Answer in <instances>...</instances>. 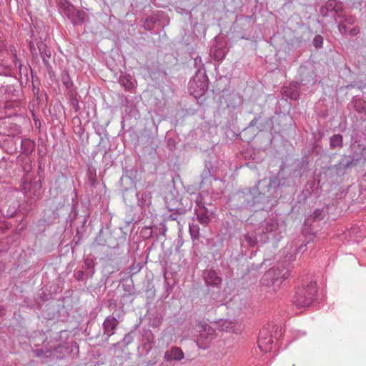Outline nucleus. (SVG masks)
Wrapping results in <instances>:
<instances>
[{"label": "nucleus", "mask_w": 366, "mask_h": 366, "mask_svg": "<svg viewBox=\"0 0 366 366\" xmlns=\"http://www.w3.org/2000/svg\"><path fill=\"white\" fill-rule=\"evenodd\" d=\"M287 166L282 162L276 176L269 179L264 178L267 194L275 200L292 194L296 190L297 182L287 172Z\"/></svg>", "instance_id": "obj_1"}, {"label": "nucleus", "mask_w": 366, "mask_h": 366, "mask_svg": "<svg viewBox=\"0 0 366 366\" xmlns=\"http://www.w3.org/2000/svg\"><path fill=\"white\" fill-rule=\"evenodd\" d=\"M265 182L260 179L254 187L243 189L247 209L253 207L263 209L269 202V195L267 194Z\"/></svg>", "instance_id": "obj_2"}, {"label": "nucleus", "mask_w": 366, "mask_h": 366, "mask_svg": "<svg viewBox=\"0 0 366 366\" xmlns=\"http://www.w3.org/2000/svg\"><path fill=\"white\" fill-rule=\"evenodd\" d=\"M328 213L329 205L325 204L322 208H316L310 215L305 218L304 221L305 229L303 232L307 238H308V241L305 245L301 244L298 247V252L303 253L305 251L304 247H307V245L310 243V241L315 238L316 235L314 232L313 224L316 222H320L325 219V218L328 215Z\"/></svg>", "instance_id": "obj_3"}, {"label": "nucleus", "mask_w": 366, "mask_h": 366, "mask_svg": "<svg viewBox=\"0 0 366 366\" xmlns=\"http://www.w3.org/2000/svg\"><path fill=\"white\" fill-rule=\"evenodd\" d=\"M317 292V282L310 281L298 287L293 296L292 302L297 308L309 307L315 300Z\"/></svg>", "instance_id": "obj_4"}, {"label": "nucleus", "mask_w": 366, "mask_h": 366, "mask_svg": "<svg viewBox=\"0 0 366 366\" xmlns=\"http://www.w3.org/2000/svg\"><path fill=\"white\" fill-rule=\"evenodd\" d=\"M363 159L362 152H352L350 154H344L338 163L330 167L337 176H344L348 172L359 165Z\"/></svg>", "instance_id": "obj_5"}, {"label": "nucleus", "mask_w": 366, "mask_h": 366, "mask_svg": "<svg viewBox=\"0 0 366 366\" xmlns=\"http://www.w3.org/2000/svg\"><path fill=\"white\" fill-rule=\"evenodd\" d=\"M290 272L282 266L272 267L268 269L260 280L263 286L272 287L273 290L279 288L282 283L290 276Z\"/></svg>", "instance_id": "obj_6"}, {"label": "nucleus", "mask_w": 366, "mask_h": 366, "mask_svg": "<svg viewBox=\"0 0 366 366\" xmlns=\"http://www.w3.org/2000/svg\"><path fill=\"white\" fill-rule=\"evenodd\" d=\"M208 89V78L204 71L197 69L188 84V92L196 99L203 97Z\"/></svg>", "instance_id": "obj_7"}, {"label": "nucleus", "mask_w": 366, "mask_h": 366, "mask_svg": "<svg viewBox=\"0 0 366 366\" xmlns=\"http://www.w3.org/2000/svg\"><path fill=\"white\" fill-rule=\"evenodd\" d=\"M63 15L70 20L74 26L82 25L84 23L86 13L82 10H77L67 0H57Z\"/></svg>", "instance_id": "obj_8"}, {"label": "nucleus", "mask_w": 366, "mask_h": 366, "mask_svg": "<svg viewBox=\"0 0 366 366\" xmlns=\"http://www.w3.org/2000/svg\"><path fill=\"white\" fill-rule=\"evenodd\" d=\"M192 337H196L192 344L199 345V342L204 345L212 341L216 337L215 330L209 324L196 322L195 327L192 331Z\"/></svg>", "instance_id": "obj_9"}, {"label": "nucleus", "mask_w": 366, "mask_h": 366, "mask_svg": "<svg viewBox=\"0 0 366 366\" xmlns=\"http://www.w3.org/2000/svg\"><path fill=\"white\" fill-rule=\"evenodd\" d=\"M189 195L195 197L194 201L196 206L194 208V214L197 216V219L203 226H207L211 221V216L212 212H210L205 206V203L202 202V197L199 193H190Z\"/></svg>", "instance_id": "obj_10"}, {"label": "nucleus", "mask_w": 366, "mask_h": 366, "mask_svg": "<svg viewBox=\"0 0 366 366\" xmlns=\"http://www.w3.org/2000/svg\"><path fill=\"white\" fill-rule=\"evenodd\" d=\"M228 51L226 38L218 35L214 38V42L210 47L209 55L214 60L220 61L225 58Z\"/></svg>", "instance_id": "obj_11"}, {"label": "nucleus", "mask_w": 366, "mask_h": 366, "mask_svg": "<svg viewBox=\"0 0 366 366\" xmlns=\"http://www.w3.org/2000/svg\"><path fill=\"white\" fill-rule=\"evenodd\" d=\"M310 161L308 154H302L300 159L295 160L292 167L289 169L287 174L296 182L300 179L305 173L310 171Z\"/></svg>", "instance_id": "obj_12"}, {"label": "nucleus", "mask_w": 366, "mask_h": 366, "mask_svg": "<svg viewBox=\"0 0 366 366\" xmlns=\"http://www.w3.org/2000/svg\"><path fill=\"white\" fill-rule=\"evenodd\" d=\"M320 179L319 177H314L306 182L302 192L297 196V202L299 203H305L308 198L313 194L317 195L319 192L322 190L320 186Z\"/></svg>", "instance_id": "obj_13"}, {"label": "nucleus", "mask_w": 366, "mask_h": 366, "mask_svg": "<svg viewBox=\"0 0 366 366\" xmlns=\"http://www.w3.org/2000/svg\"><path fill=\"white\" fill-rule=\"evenodd\" d=\"M225 134L230 139L240 137V129L237 126V113L234 109L229 110Z\"/></svg>", "instance_id": "obj_14"}, {"label": "nucleus", "mask_w": 366, "mask_h": 366, "mask_svg": "<svg viewBox=\"0 0 366 366\" xmlns=\"http://www.w3.org/2000/svg\"><path fill=\"white\" fill-rule=\"evenodd\" d=\"M316 72L314 66L301 65L297 71V78L302 86L313 84L316 81Z\"/></svg>", "instance_id": "obj_15"}, {"label": "nucleus", "mask_w": 366, "mask_h": 366, "mask_svg": "<svg viewBox=\"0 0 366 366\" xmlns=\"http://www.w3.org/2000/svg\"><path fill=\"white\" fill-rule=\"evenodd\" d=\"M262 230L265 233L269 234L274 239V242H280L282 236L279 232V222L276 218H269L267 219L264 224L262 226Z\"/></svg>", "instance_id": "obj_16"}, {"label": "nucleus", "mask_w": 366, "mask_h": 366, "mask_svg": "<svg viewBox=\"0 0 366 366\" xmlns=\"http://www.w3.org/2000/svg\"><path fill=\"white\" fill-rule=\"evenodd\" d=\"M119 321L112 315H109L105 318L102 324V337L105 341H108L109 337L115 333Z\"/></svg>", "instance_id": "obj_17"}, {"label": "nucleus", "mask_w": 366, "mask_h": 366, "mask_svg": "<svg viewBox=\"0 0 366 366\" xmlns=\"http://www.w3.org/2000/svg\"><path fill=\"white\" fill-rule=\"evenodd\" d=\"M228 204L232 209H247L244 191H238L229 196Z\"/></svg>", "instance_id": "obj_18"}, {"label": "nucleus", "mask_w": 366, "mask_h": 366, "mask_svg": "<svg viewBox=\"0 0 366 366\" xmlns=\"http://www.w3.org/2000/svg\"><path fill=\"white\" fill-rule=\"evenodd\" d=\"M217 167L216 162L211 159L204 161V168L201 174L202 181L201 184L213 177L214 180H217Z\"/></svg>", "instance_id": "obj_19"}, {"label": "nucleus", "mask_w": 366, "mask_h": 366, "mask_svg": "<svg viewBox=\"0 0 366 366\" xmlns=\"http://www.w3.org/2000/svg\"><path fill=\"white\" fill-rule=\"evenodd\" d=\"M47 204L48 207L44 210V214L41 220L46 224H51L59 219V214L56 212L57 207L54 208L53 199L49 200Z\"/></svg>", "instance_id": "obj_20"}, {"label": "nucleus", "mask_w": 366, "mask_h": 366, "mask_svg": "<svg viewBox=\"0 0 366 366\" xmlns=\"http://www.w3.org/2000/svg\"><path fill=\"white\" fill-rule=\"evenodd\" d=\"M271 121V119L269 117H264V114L262 112L257 114L253 119L249 123L248 127L244 129V131L247 128H252L254 127H257V129L259 132H262L264 130L268 124V123Z\"/></svg>", "instance_id": "obj_21"}, {"label": "nucleus", "mask_w": 366, "mask_h": 366, "mask_svg": "<svg viewBox=\"0 0 366 366\" xmlns=\"http://www.w3.org/2000/svg\"><path fill=\"white\" fill-rule=\"evenodd\" d=\"M203 276L207 285L218 287L222 283V278L214 270H205L203 273Z\"/></svg>", "instance_id": "obj_22"}, {"label": "nucleus", "mask_w": 366, "mask_h": 366, "mask_svg": "<svg viewBox=\"0 0 366 366\" xmlns=\"http://www.w3.org/2000/svg\"><path fill=\"white\" fill-rule=\"evenodd\" d=\"M189 59L184 56V59H186V62L184 64H186L187 68L189 69L190 70L194 69L195 71H197V69L201 70V58L199 56V55L195 52H189Z\"/></svg>", "instance_id": "obj_23"}, {"label": "nucleus", "mask_w": 366, "mask_h": 366, "mask_svg": "<svg viewBox=\"0 0 366 366\" xmlns=\"http://www.w3.org/2000/svg\"><path fill=\"white\" fill-rule=\"evenodd\" d=\"M215 324L222 331L236 332L235 327L237 322L235 320L219 319L215 322Z\"/></svg>", "instance_id": "obj_24"}, {"label": "nucleus", "mask_w": 366, "mask_h": 366, "mask_svg": "<svg viewBox=\"0 0 366 366\" xmlns=\"http://www.w3.org/2000/svg\"><path fill=\"white\" fill-rule=\"evenodd\" d=\"M329 145L331 150L340 151L344 147V138L342 134L340 133L332 134L330 137Z\"/></svg>", "instance_id": "obj_25"}, {"label": "nucleus", "mask_w": 366, "mask_h": 366, "mask_svg": "<svg viewBox=\"0 0 366 366\" xmlns=\"http://www.w3.org/2000/svg\"><path fill=\"white\" fill-rule=\"evenodd\" d=\"M183 358V352L179 347H174L164 353V359L167 362L178 361Z\"/></svg>", "instance_id": "obj_26"}, {"label": "nucleus", "mask_w": 366, "mask_h": 366, "mask_svg": "<svg viewBox=\"0 0 366 366\" xmlns=\"http://www.w3.org/2000/svg\"><path fill=\"white\" fill-rule=\"evenodd\" d=\"M303 154H308V159L311 154H315L317 157H322L327 155L326 151L323 147L320 144V142H312L311 148L305 151Z\"/></svg>", "instance_id": "obj_27"}, {"label": "nucleus", "mask_w": 366, "mask_h": 366, "mask_svg": "<svg viewBox=\"0 0 366 366\" xmlns=\"http://www.w3.org/2000/svg\"><path fill=\"white\" fill-rule=\"evenodd\" d=\"M354 109L359 114L366 115V101L359 96H354L351 100Z\"/></svg>", "instance_id": "obj_28"}, {"label": "nucleus", "mask_w": 366, "mask_h": 366, "mask_svg": "<svg viewBox=\"0 0 366 366\" xmlns=\"http://www.w3.org/2000/svg\"><path fill=\"white\" fill-rule=\"evenodd\" d=\"M21 150L25 156L29 157L35 148V142L29 139H22L20 141Z\"/></svg>", "instance_id": "obj_29"}, {"label": "nucleus", "mask_w": 366, "mask_h": 366, "mask_svg": "<svg viewBox=\"0 0 366 366\" xmlns=\"http://www.w3.org/2000/svg\"><path fill=\"white\" fill-rule=\"evenodd\" d=\"M243 101V98L239 94H231L227 100L228 109H234L235 111V108L240 106Z\"/></svg>", "instance_id": "obj_30"}, {"label": "nucleus", "mask_w": 366, "mask_h": 366, "mask_svg": "<svg viewBox=\"0 0 366 366\" xmlns=\"http://www.w3.org/2000/svg\"><path fill=\"white\" fill-rule=\"evenodd\" d=\"M38 50L39 54L43 60L44 64L46 66L49 65V59L51 57V51L47 49L46 44L44 42H39L37 44Z\"/></svg>", "instance_id": "obj_31"}, {"label": "nucleus", "mask_w": 366, "mask_h": 366, "mask_svg": "<svg viewBox=\"0 0 366 366\" xmlns=\"http://www.w3.org/2000/svg\"><path fill=\"white\" fill-rule=\"evenodd\" d=\"M273 342L272 336L263 339H257L258 347L261 351L264 352H268L271 350Z\"/></svg>", "instance_id": "obj_32"}, {"label": "nucleus", "mask_w": 366, "mask_h": 366, "mask_svg": "<svg viewBox=\"0 0 366 366\" xmlns=\"http://www.w3.org/2000/svg\"><path fill=\"white\" fill-rule=\"evenodd\" d=\"M119 81L127 91H129L134 87L132 76L130 74L122 73Z\"/></svg>", "instance_id": "obj_33"}, {"label": "nucleus", "mask_w": 366, "mask_h": 366, "mask_svg": "<svg viewBox=\"0 0 366 366\" xmlns=\"http://www.w3.org/2000/svg\"><path fill=\"white\" fill-rule=\"evenodd\" d=\"M17 160L19 162L22 170L26 173L29 174L32 170L31 160L29 157L19 155Z\"/></svg>", "instance_id": "obj_34"}, {"label": "nucleus", "mask_w": 366, "mask_h": 366, "mask_svg": "<svg viewBox=\"0 0 366 366\" xmlns=\"http://www.w3.org/2000/svg\"><path fill=\"white\" fill-rule=\"evenodd\" d=\"M69 353V348L65 345H59L50 352V356L56 359H63Z\"/></svg>", "instance_id": "obj_35"}, {"label": "nucleus", "mask_w": 366, "mask_h": 366, "mask_svg": "<svg viewBox=\"0 0 366 366\" xmlns=\"http://www.w3.org/2000/svg\"><path fill=\"white\" fill-rule=\"evenodd\" d=\"M135 194L138 199L139 204L142 207L149 206L151 204L152 194L150 192H136Z\"/></svg>", "instance_id": "obj_36"}, {"label": "nucleus", "mask_w": 366, "mask_h": 366, "mask_svg": "<svg viewBox=\"0 0 366 366\" xmlns=\"http://www.w3.org/2000/svg\"><path fill=\"white\" fill-rule=\"evenodd\" d=\"M281 93L282 95L292 100H297L300 95V92H296L288 86H283L281 89Z\"/></svg>", "instance_id": "obj_37"}, {"label": "nucleus", "mask_w": 366, "mask_h": 366, "mask_svg": "<svg viewBox=\"0 0 366 366\" xmlns=\"http://www.w3.org/2000/svg\"><path fill=\"white\" fill-rule=\"evenodd\" d=\"M242 237H243V240L250 247H255L258 243V239H257V234L247 233V234H243Z\"/></svg>", "instance_id": "obj_38"}, {"label": "nucleus", "mask_w": 366, "mask_h": 366, "mask_svg": "<svg viewBox=\"0 0 366 366\" xmlns=\"http://www.w3.org/2000/svg\"><path fill=\"white\" fill-rule=\"evenodd\" d=\"M325 135L324 129L322 127L319 126L316 131L312 132V139L314 142H320Z\"/></svg>", "instance_id": "obj_39"}, {"label": "nucleus", "mask_w": 366, "mask_h": 366, "mask_svg": "<svg viewBox=\"0 0 366 366\" xmlns=\"http://www.w3.org/2000/svg\"><path fill=\"white\" fill-rule=\"evenodd\" d=\"M189 230L191 235V237L193 240L199 238V227L197 224H189Z\"/></svg>", "instance_id": "obj_40"}, {"label": "nucleus", "mask_w": 366, "mask_h": 366, "mask_svg": "<svg viewBox=\"0 0 366 366\" xmlns=\"http://www.w3.org/2000/svg\"><path fill=\"white\" fill-rule=\"evenodd\" d=\"M14 72L11 67L0 63V76H11Z\"/></svg>", "instance_id": "obj_41"}, {"label": "nucleus", "mask_w": 366, "mask_h": 366, "mask_svg": "<svg viewBox=\"0 0 366 366\" xmlns=\"http://www.w3.org/2000/svg\"><path fill=\"white\" fill-rule=\"evenodd\" d=\"M271 326L269 325L267 327H263L259 332L258 339H263L264 337H272V332L270 331Z\"/></svg>", "instance_id": "obj_42"}, {"label": "nucleus", "mask_w": 366, "mask_h": 366, "mask_svg": "<svg viewBox=\"0 0 366 366\" xmlns=\"http://www.w3.org/2000/svg\"><path fill=\"white\" fill-rule=\"evenodd\" d=\"M324 39L320 34H316L312 39V45L315 49L322 47Z\"/></svg>", "instance_id": "obj_43"}, {"label": "nucleus", "mask_w": 366, "mask_h": 366, "mask_svg": "<svg viewBox=\"0 0 366 366\" xmlns=\"http://www.w3.org/2000/svg\"><path fill=\"white\" fill-rule=\"evenodd\" d=\"M258 242H260L262 244H264L268 242L270 239V235L267 233H265L262 230L261 232L257 234Z\"/></svg>", "instance_id": "obj_44"}, {"label": "nucleus", "mask_w": 366, "mask_h": 366, "mask_svg": "<svg viewBox=\"0 0 366 366\" xmlns=\"http://www.w3.org/2000/svg\"><path fill=\"white\" fill-rule=\"evenodd\" d=\"M95 263L93 259L86 257L84 261V268L86 269H93L94 268Z\"/></svg>", "instance_id": "obj_45"}, {"label": "nucleus", "mask_w": 366, "mask_h": 366, "mask_svg": "<svg viewBox=\"0 0 366 366\" xmlns=\"http://www.w3.org/2000/svg\"><path fill=\"white\" fill-rule=\"evenodd\" d=\"M62 83L67 89H70L73 86V82L68 74L62 76Z\"/></svg>", "instance_id": "obj_46"}, {"label": "nucleus", "mask_w": 366, "mask_h": 366, "mask_svg": "<svg viewBox=\"0 0 366 366\" xmlns=\"http://www.w3.org/2000/svg\"><path fill=\"white\" fill-rule=\"evenodd\" d=\"M337 4V3L336 0H328L325 4V6L329 11H334Z\"/></svg>", "instance_id": "obj_47"}, {"label": "nucleus", "mask_w": 366, "mask_h": 366, "mask_svg": "<svg viewBox=\"0 0 366 366\" xmlns=\"http://www.w3.org/2000/svg\"><path fill=\"white\" fill-rule=\"evenodd\" d=\"M3 90L4 94H7V99L10 98V95H13L15 92L14 86L11 85L3 86Z\"/></svg>", "instance_id": "obj_48"}, {"label": "nucleus", "mask_w": 366, "mask_h": 366, "mask_svg": "<svg viewBox=\"0 0 366 366\" xmlns=\"http://www.w3.org/2000/svg\"><path fill=\"white\" fill-rule=\"evenodd\" d=\"M254 154V149H245L242 152V157L244 159H252V156Z\"/></svg>", "instance_id": "obj_49"}, {"label": "nucleus", "mask_w": 366, "mask_h": 366, "mask_svg": "<svg viewBox=\"0 0 366 366\" xmlns=\"http://www.w3.org/2000/svg\"><path fill=\"white\" fill-rule=\"evenodd\" d=\"M254 155L252 156V161H254L256 163H260L262 162L264 158L259 155L260 154L259 151H256L254 149Z\"/></svg>", "instance_id": "obj_50"}, {"label": "nucleus", "mask_w": 366, "mask_h": 366, "mask_svg": "<svg viewBox=\"0 0 366 366\" xmlns=\"http://www.w3.org/2000/svg\"><path fill=\"white\" fill-rule=\"evenodd\" d=\"M342 19V22H345L350 25H353L356 21V19L353 16H344Z\"/></svg>", "instance_id": "obj_51"}, {"label": "nucleus", "mask_w": 366, "mask_h": 366, "mask_svg": "<svg viewBox=\"0 0 366 366\" xmlns=\"http://www.w3.org/2000/svg\"><path fill=\"white\" fill-rule=\"evenodd\" d=\"M302 84L300 83V80L299 81H293L290 83L288 86L291 87L293 90L296 92H300V86Z\"/></svg>", "instance_id": "obj_52"}, {"label": "nucleus", "mask_w": 366, "mask_h": 366, "mask_svg": "<svg viewBox=\"0 0 366 366\" xmlns=\"http://www.w3.org/2000/svg\"><path fill=\"white\" fill-rule=\"evenodd\" d=\"M132 341H133V336H132V332H129V333L126 334L124 337L123 338V340H122L123 343L125 345H128Z\"/></svg>", "instance_id": "obj_53"}, {"label": "nucleus", "mask_w": 366, "mask_h": 366, "mask_svg": "<svg viewBox=\"0 0 366 366\" xmlns=\"http://www.w3.org/2000/svg\"><path fill=\"white\" fill-rule=\"evenodd\" d=\"M359 192L360 194H362L363 191H366V171L365 173L362 177V181L359 185Z\"/></svg>", "instance_id": "obj_54"}, {"label": "nucleus", "mask_w": 366, "mask_h": 366, "mask_svg": "<svg viewBox=\"0 0 366 366\" xmlns=\"http://www.w3.org/2000/svg\"><path fill=\"white\" fill-rule=\"evenodd\" d=\"M84 276H85V274L82 270H77V271H75L74 273V277L77 281L83 280Z\"/></svg>", "instance_id": "obj_55"}, {"label": "nucleus", "mask_w": 366, "mask_h": 366, "mask_svg": "<svg viewBox=\"0 0 366 366\" xmlns=\"http://www.w3.org/2000/svg\"><path fill=\"white\" fill-rule=\"evenodd\" d=\"M358 87L359 89L365 88L366 86V82L361 81L360 84H357V82L353 81L351 84L346 86V88H353V87Z\"/></svg>", "instance_id": "obj_56"}, {"label": "nucleus", "mask_w": 366, "mask_h": 366, "mask_svg": "<svg viewBox=\"0 0 366 366\" xmlns=\"http://www.w3.org/2000/svg\"><path fill=\"white\" fill-rule=\"evenodd\" d=\"M344 11V9L342 6H339L338 4L336 5V8L335 9V14L337 15L338 17L342 18L344 16L342 15Z\"/></svg>", "instance_id": "obj_57"}, {"label": "nucleus", "mask_w": 366, "mask_h": 366, "mask_svg": "<svg viewBox=\"0 0 366 366\" xmlns=\"http://www.w3.org/2000/svg\"><path fill=\"white\" fill-rule=\"evenodd\" d=\"M142 233L144 237L149 238L152 236V231L151 227H145L142 229Z\"/></svg>", "instance_id": "obj_58"}, {"label": "nucleus", "mask_w": 366, "mask_h": 366, "mask_svg": "<svg viewBox=\"0 0 366 366\" xmlns=\"http://www.w3.org/2000/svg\"><path fill=\"white\" fill-rule=\"evenodd\" d=\"M329 11L327 10V9L325 7V5H322L320 8V14L323 16V17H327L329 16Z\"/></svg>", "instance_id": "obj_59"}, {"label": "nucleus", "mask_w": 366, "mask_h": 366, "mask_svg": "<svg viewBox=\"0 0 366 366\" xmlns=\"http://www.w3.org/2000/svg\"><path fill=\"white\" fill-rule=\"evenodd\" d=\"M338 29L342 34H345L347 32V26L344 24H340Z\"/></svg>", "instance_id": "obj_60"}, {"label": "nucleus", "mask_w": 366, "mask_h": 366, "mask_svg": "<svg viewBox=\"0 0 366 366\" xmlns=\"http://www.w3.org/2000/svg\"><path fill=\"white\" fill-rule=\"evenodd\" d=\"M360 32V28L358 26H354L349 31L350 34L352 36H356Z\"/></svg>", "instance_id": "obj_61"}, {"label": "nucleus", "mask_w": 366, "mask_h": 366, "mask_svg": "<svg viewBox=\"0 0 366 366\" xmlns=\"http://www.w3.org/2000/svg\"><path fill=\"white\" fill-rule=\"evenodd\" d=\"M71 104L74 106L75 112H77V111L79 110V102H78V100L76 99H72L71 100Z\"/></svg>", "instance_id": "obj_62"}, {"label": "nucleus", "mask_w": 366, "mask_h": 366, "mask_svg": "<svg viewBox=\"0 0 366 366\" xmlns=\"http://www.w3.org/2000/svg\"><path fill=\"white\" fill-rule=\"evenodd\" d=\"M7 99V94H5L3 90V86L0 87V99Z\"/></svg>", "instance_id": "obj_63"}, {"label": "nucleus", "mask_w": 366, "mask_h": 366, "mask_svg": "<svg viewBox=\"0 0 366 366\" xmlns=\"http://www.w3.org/2000/svg\"><path fill=\"white\" fill-rule=\"evenodd\" d=\"M35 353H36V357H41L43 356L44 355V350H37L36 351H35Z\"/></svg>", "instance_id": "obj_64"}]
</instances>
